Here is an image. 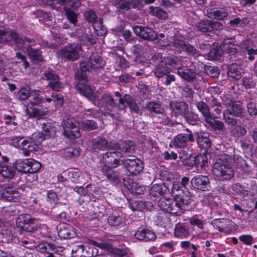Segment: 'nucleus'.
<instances>
[{"instance_id": "obj_54", "label": "nucleus", "mask_w": 257, "mask_h": 257, "mask_svg": "<svg viewBox=\"0 0 257 257\" xmlns=\"http://www.w3.org/2000/svg\"><path fill=\"white\" fill-rule=\"evenodd\" d=\"M43 135L45 139L54 137L56 133V128L50 124L44 123Z\"/></svg>"}, {"instance_id": "obj_43", "label": "nucleus", "mask_w": 257, "mask_h": 257, "mask_svg": "<svg viewBox=\"0 0 257 257\" xmlns=\"http://www.w3.org/2000/svg\"><path fill=\"white\" fill-rule=\"evenodd\" d=\"M146 108L151 113L162 114L164 111L163 107L159 103L155 101H151L148 103Z\"/></svg>"}, {"instance_id": "obj_41", "label": "nucleus", "mask_w": 257, "mask_h": 257, "mask_svg": "<svg viewBox=\"0 0 257 257\" xmlns=\"http://www.w3.org/2000/svg\"><path fill=\"white\" fill-rule=\"evenodd\" d=\"M220 46L218 45H213L209 53L207 54V59L213 60L219 59L222 56V50L220 49Z\"/></svg>"}, {"instance_id": "obj_10", "label": "nucleus", "mask_w": 257, "mask_h": 257, "mask_svg": "<svg viewBox=\"0 0 257 257\" xmlns=\"http://www.w3.org/2000/svg\"><path fill=\"white\" fill-rule=\"evenodd\" d=\"M104 62L100 56L92 54L88 62H82L80 63V69L82 72H85L92 69H99L104 66Z\"/></svg>"}, {"instance_id": "obj_57", "label": "nucleus", "mask_w": 257, "mask_h": 257, "mask_svg": "<svg viewBox=\"0 0 257 257\" xmlns=\"http://www.w3.org/2000/svg\"><path fill=\"white\" fill-rule=\"evenodd\" d=\"M231 108L235 116L240 117H242L243 109L240 102H233L231 105Z\"/></svg>"}, {"instance_id": "obj_14", "label": "nucleus", "mask_w": 257, "mask_h": 257, "mask_svg": "<svg viewBox=\"0 0 257 257\" xmlns=\"http://www.w3.org/2000/svg\"><path fill=\"white\" fill-rule=\"evenodd\" d=\"M91 242L95 246L107 250L114 257H125L127 254V251L125 249L113 247L110 243L98 242L94 240H92Z\"/></svg>"}, {"instance_id": "obj_12", "label": "nucleus", "mask_w": 257, "mask_h": 257, "mask_svg": "<svg viewBox=\"0 0 257 257\" xmlns=\"http://www.w3.org/2000/svg\"><path fill=\"white\" fill-rule=\"evenodd\" d=\"M11 144L16 148L23 150L25 156H29L30 152L34 151V147L31 145L29 138L14 137L11 140Z\"/></svg>"}, {"instance_id": "obj_45", "label": "nucleus", "mask_w": 257, "mask_h": 257, "mask_svg": "<svg viewBox=\"0 0 257 257\" xmlns=\"http://www.w3.org/2000/svg\"><path fill=\"white\" fill-rule=\"evenodd\" d=\"M176 195L177 196L176 200L178 201L182 207V205H188L191 201L192 196L188 191H187L185 193L183 191L182 194H177Z\"/></svg>"}, {"instance_id": "obj_6", "label": "nucleus", "mask_w": 257, "mask_h": 257, "mask_svg": "<svg viewBox=\"0 0 257 257\" xmlns=\"http://www.w3.org/2000/svg\"><path fill=\"white\" fill-rule=\"evenodd\" d=\"M16 169L24 173H35L41 168V164L32 159L17 160L14 164Z\"/></svg>"}, {"instance_id": "obj_19", "label": "nucleus", "mask_w": 257, "mask_h": 257, "mask_svg": "<svg viewBox=\"0 0 257 257\" xmlns=\"http://www.w3.org/2000/svg\"><path fill=\"white\" fill-rule=\"evenodd\" d=\"M91 146L93 149L103 150L104 149H112L116 148L115 143L108 141L103 137L93 139L91 142Z\"/></svg>"}, {"instance_id": "obj_7", "label": "nucleus", "mask_w": 257, "mask_h": 257, "mask_svg": "<svg viewBox=\"0 0 257 257\" xmlns=\"http://www.w3.org/2000/svg\"><path fill=\"white\" fill-rule=\"evenodd\" d=\"M158 206L163 211L170 214L180 215L183 213L182 206L176 199L162 198L158 201Z\"/></svg>"}, {"instance_id": "obj_30", "label": "nucleus", "mask_w": 257, "mask_h": 257, "mask_svg": "<svg viewBox=\"0 0 257 257\" xmlns=\"http://www.w3.org/2000/svg\"><path fill=\"white\" fill-rule=\"evenodd\" d=\"M58 235L61 238L68 239L73 238L76 235V233L73 227L68 224H62L59 227Z\"/></svg>"}, {"instance_id": "obj_50", "label": "nucleus", "mask_w": 257, "mask_h": 257, "mask_svg": "<svg viewBox=\"0 0 257 257\" xmlns=\"http://www.w3.org/2000/svg\"><path fill=\"white\" fill-rule=\"evenodd\" d=\"M197 144L199 147L207 149L210 148L211 146V142L207 136H204L203 135H199L197 140Z\"/></svg>"}, {"instance_id": "obj_35", "label": "nucleus", "mask_w": 257, "mask_h": 257, "mask_svg": "<svg viewBox=\"0 0 257 257\" xmlns=\"http://www.w3.org/2000/svg\"><path fill=\"white\" fill-rule=\"evenodd\" d=\"M168 188L164 183L155 184L149 190V194L154 197H159L164 194Z\"/></svg>"}, {"instance_id": "obj_34", "label": "nucleus", "mask_w": 257, "mask_h": 257, "mask_svg": "<svg viewBox=\"0 0 257 257\" xmlns=\"http://www.w3.org/2000/svg\"><path fill=\"white\" fill-rule=\"evenodd\" d=\"M175 237L183 239L189 236V230L188 226L181 223L176 224L174 230Z\"/></svg>"}, {"instance_id": "obj_28", "label": "nucleus", "mask_w": 257, "mask_h": 257, "mask_svg": "<svg viewBox=\"0 0 257 257\" xmlns=\"http://www.w3.org/2000/svg\"><path fill=\"white\" fill-rule=\"evenodd\" d=\"M170 107L176 115H184L188 110V105L184 101H172L170 103Z\"/></svg>"}, {"instance_id": "obj_27", "label": "nucleus", "mask_w": 257, "mask_h": 257, "mask_svg": "<svg viewBox=\"0 0 257 257\" xmlns=\"http://www.w3.org/2000/svg\"><path fill=\"white\" fill-rule=\"evenodd\" d=\"M116 148H113V150H117V151L122 153V157L123 154H132L135 151L134 144L132 141H124L121 142L119 144L116 143Z\"/></svg>"}, {"instance_id": "obj_1", "label": "nucleus", "mask_w": 257, "mask_h": 257, "mask_svg": "<svg viewBox=\"0 0 257 257\" xmlns=\"http://www.w3.org/2000/svg\"><path fill=\"white\" fill-rule=\"evenodd\" d=\"M12 40L19 44L23 49L26 50L29 57L34 62H39L43 60L42 52L39 49L31 47V46L35 44L34 39L20 36L15 32L6 31L5 28L0 26V43H4Z\"/></svg>"}, {"instance_id": "obj_3", "label": "nucleus", "mask_w": 257, "mask_h": 257, "mask_svg": "<svg viewBox=\"0 0 257 257\" xmlns=\"http://www.w3.org/2000/svg\"><path fill=\"white\" fill-rule=\"evenodd\" d=\"M39 90H33L31 96L32 99L27 104L26 114L29 117L41 119L45 116L48 110L46 107H42L40 104L44 102V99L40 96Z\"/></svg>"}, {"instance_id": "obj_11", "label": "nucleus", "mask_w": 257, "mask_h": 257, "mask_svg": "<svg viewBox=\"0 0 257 257\" xmlns=\"http://www.w3.org/2000/svg\"><path fill=\"white\" fill-rule=\"evenodd\" d=\"M97 105L102 109L105 114L111 117L114 116L113 112L116 108V104L112 97L110 94L106 93L103 94L99 100Z\"/></svg>"}, {"instance_id": "obj_60", "label": "nucleus", "mask_w": 257, "mask_h": 257, "mask_svg": "<svg viewBox=\"0 0 257 257\" xmlns=\"http://www.w3.org/2000/svg\"><path fill=\"white\" fill-rule=\"evenodd\" d=\"M158 219V223L161 225L166 226L170 224V219L168 217L167 215L165 213H159L157 216Z\"/></svg>"}, {"instance_id": "obj_42", "label": "nucleus", "mask_w": 257, "mask_h": 257, "mask_svg": "<svg viewBox=\"0 0 257 257\" xmlns=\"http://www.w3.org/2000/svg\"><path fill=\"white\" fill-rule=\"evenodd\" d=\"M150 13L154 16L159 19L165 20L168 18V15L167 13L163 9L159 7H154L151 6L150 7Z\"/></svg>"}, {"instance_id": "obj_13", "label": "nucleus", "mask_w": 257, "mask_h": 257, "mask_svg": "<svg viewBox=\"0 0 257 257\" xmlns=\"http://www.w3.org/2000/svg\"><path fill=\"white\" fill-rule=\"evenodd\" d=\"M187 133H181L175 136L171 141L170 146H173L176 148H183L185 147L188 142H194V139L192 133L187 129Z\"/></svg>"}, {"instance_id": "obj_9", "label": "nucleus", "mask_w": 257, "mask_h": 257, "mask_svg": "<svg viewBox=\"0 0 257 257\" xmlns=\"http://www.w3.org/2000/svg\"><path fill=\"white\" fill-rule=\"evenodd\" d=\"M152 60L154 63L157 64L153 70V72L157 77H162L171 72L170 68L166 66L161 54L155 53L152 56Z\"/></svg>"}, {"instance_id": "obj_24", "label": "nucleus", "mask_w": 257, "mask_h": 257, "mask_svg": "<svg viewBox=\"0 0 257 257\" xmlns=\"http://www.w3.org/2000/svg\"><path fill=\"white\" fill-rule=\"evenodd\" d=\"M85 17L87 20L90 23L94 25V28L96 31H98L99 29L102 30L100 34H98L99 35H102L105 34L106 32L105 28H104L102 25V21L100 19L97 20L96 16L95 13L91 10L86 11L85 14Z\"/></svg>"}, {"instance_id": "obj_33", "label": "nucleus", "mask_w": 257, "mask_h": 257, "mask_svg": "<svg viewBox=\"0 0 257 257\" xmlns=\"http://www.w3.org/2000/svg\"><path fill=\"white\" fill-rule=\"evenodd\" d=\"M207 157L205 155H198L193 158V163L186 162L185 165L190 167L194 165L197 170L200 171L207 163Z\"/></svg>"}, {"instance_id": "obj_59", "label": "nucleus", "mask_w": 257, "mask_h": 257, "mask_svg": "<svg viewBox=\"0 0 257 257\" xmlns=\"http://www.w3.org/2000/svg\"><path fill=\"white\" fill-rule=\"evenodd\" d=\"M82 115L84 117H97L99 116L100 112L98 110L90 108L84 109L82 112Z\"/></svg>"}, {"instance_id": "obj_56", "label": "nucleus", "mask_w": 257, "mask_h": 257, "mask_svg": "<svg viewBox=\"0 0 257 257\" xmlns=\"http://www.w3.org/2000/svg\"><path fill=\"white\" fill-rule=\"evenodd\" d=\"M230 133L234 137H239L246 134V129L240 125H236L230 130Z\"/></svg>"}, {"instance_id": "obj_26", "label": "nucleus", "mask_w": 257, "mask_h": 257, "mask_svg": "<svg viewBox=\"0 0 257 257\" xmlns=\"http://www.w3.org/2000/svg\"><path fill=\"white\" fill-rule=\"evenodd\" d=\"M134 235L137 239L145 241L154 240L156 237L154 232L148 228L141 227L138 228Z\"/></svg>"}, {"instance_id": "obj_51", "label": "nucleus", "mask_w": 257, "mask_h": 257, "mask_svg": "<svg viewBox=\"0 0 257 257\" xmlns=\"http://www.w3.org/2000/svg\"><path fill=\"white\" fill-rule=\"evenodd\" d=\"M239 67L237 65L233 64L229 68L228 76L233 80H237L241 77V73L238 70Z\"/></svg>"}, {"instance_id": "obj_22", "label": "nucleus", "mask_w": 257, "mask_h": 257, "mask_svg": "<svg viewBox=\"0 0 257 257\" xmlns=\"http://www.w3.org/2000/svg\"><path fill=\"white\" fill-rule=\"evenodd\" d=\"M20 197V193L15 187H7L3 190H0V199L16 202Z\"/></svg>"}, {"instance_id": "obj_5", "label": "nucleus", "mask_w": 257, "mask_h": 257, "mask_svg": "<svg viewBox=\"0 0 257 257\" xmlns=\"http://www.w3.org/2000/svg\"><path fill=\"white\" fill-rule=\"evenodd\" d=\"M81 49V46L78 43L68 44L59 50L58 55L64 60L74 61L79 58Z\"/></svg>"}, {"instance_id": "obj_4", "label": "nucleus", "mask_w": 257, "mask_h": 257, "mask_svg": "<svg viewBox=\"0 0 257 257\" xmlns=\"http://www.w3.org/2000/svg\"><path fill=\"white\" fill-rule=\"evenodd\" d=\"M122 153L118 151L107 152L103 154L101 161L103 164L102 170L114 169L118 167L122 161Z\"/></svg>"}, {"instance_id": "obj_18", "label": "nucleus", "mask_w": 257, "mask_h": 257, "mask_svg": "<svg viewBox=\"0 0 257 257\" xmlns=\"http://www.w3.org/2000/svg\"><path fill=\"white\" fill-rule=\"evenodd\" d=\"M64 135L70 139H75L80 136L78 127L71 120L68 119L63 123Z\"/></svg>"}, {"instance_id": "obj_49", "label": "nucleus", "mask_w": 257, "mask_h": 257, "mask_svg": "<svg viewBox=\"0 0 257 257\" xmlns=\"http://www.w3.org/2000/svg\"><path fill=\"white\" fill-rule=\"evenodd\" d=\"M68 175L71 180L74 183H83L84 182L83 181L84 174L80 171H70Z\"/></svg>"}, {"instance_id": "obj_53", "label": "nucleus", "mask_w": 257, "mask_h": 257, "mask_svg": "<svg viewBox=\"0 0 257 257\" xmlns=\"http://www.w3.org/2000/svg\"><path fill=\"white\" fill-rule=\"evenodd\" d=\"M211 21L207 20L196 24L197 29L202 32L211 31Z\"/></svg>"}, {"instance_id": "obj_46", "label": "nucleus", "mask_w": 257, "mask_h": 257, "mask_svg": "<svg viewBox=\"0 0 257 257\" xmlns=\"http://www.w3.org/2000/svg\"><path fill=\"white\" fill-rule=\"evenodd\" d=\"M39 248L42 252H46L48 255L46 257H54L53 252L58 251L57 246L54 244L47 243L46 244H40Z\"/></svg>"}, {"instance_id": "obj_58", "label": "nucleus", "mask_w": 257, "mask_h": 257, "mask_svg": "<svg viewBox=\"0 0 257 257\" xmlns=\"http://www.w3.org/2000/svg\"><path fill=\"white\" fill-rule=\"evenodd\" d=\"M238 195L244 197L246 196H254L257 193V189L256 187L255 186H251V188L249 189V190L245 189L244 187L242 188V190L240 191Z\"/></svg>"}, {"instance_id": "obj_21", "label": "nucleus", "mask_w": 257, "mask_h": 257, "mask_svg": "<svg viewBox=\"0 0 257 257\" xmlns=\"http://www.w3.org/2000/svg\"><path fill=\"white\" fill-rule=\"evenodd\" d=\"M123 164L128 171L133 175L138 174L143 168L142 161L137 159H127L124 161Z\"/></svg>"}, {"instance_id": "obj_39", "label": "nucleus", "mask_w": 257, "mask_h": 257, "mask_svg": "<svg viewBox=\"0 0 257 257\" xmlns=\"http://www.w3.org/2000/svg\"><path fill=\"white\" fill-rule=\"evenodd\" d=\"M108 224L111 226H117L123 225L124 219L123 217L117 213H113L107 219Z\"/></svg>"}, {"instance_id": "obj_2", "label": "nucleus", "mask_w": 257, "mask_h": 257, "mask_svg": "<svg viewBox=\"0 0 257 257\" xmlns=\"http://www.w3.org/2000/svg\"><path fill=\"white\" fill-rule=\"evenodd\" d=\"M245 164V161L240 156L234 155L233 158L227 154L221 155L217 159L213 166L214 175L221 180H229L234 174L232 166L236 167H243Z\"/></svg>"}, {"instance_id": "obj_44", "label": "nucleus", "mask_w": 257, "mask_h": 257, "mask_svg": "<svg viewBox=\"0 0 257 257\" xmlns=\"http://www.w3.org/2000/svg\"><path fill=\"white\" fill-rule=\"evenodd\" d=\"M196 107L205 118V120L211 116L210 109L207 104L203 101L197 102Z\"/></svg>"}, {"instance_id": "obj_25", "label": "nucleus", "mask_w": 257, "mask_h": 257, "mask_svg": "<svg viewBox=\"0 0 257 257\" xmlns=\"http://www.w3.org/2000/svg\"><path fill=\"white\" fill-rule=\"evenodd\" d=\"M237 44L233 38H226L224 39L220 45V49L223 52L231 55L235 54L237 52Z\"/></svg>"}, {"instance_id": "obj_61", "label": "nucleus", "mask_w": 257, "mask_h": 257, "mask_svg": "<svg viewBox=\"0 0 257 257\" xmlns=\"http://www.w3.org/2000/svg\"><path fill=\"white\" fill-rule=\"evenodd\" d=\"M182 50L190 55L194 56V57H198L199 56V52L197 51L196 49L193 46L189 44L186 43Z\"/></svg>"}, {"instance_id": "obj_23", "label": "nucleus", "mask_w": 257, "mask_h": 257, "mask_svg": "<svg viewBox=\"0 0 257 257\" xmlns=\"http://www.w3.org/2000/svg\"><path fill=\"white\" fill-rule=\"evenodd\" d=\"M15 166L11 163L0 162V174L6 179H12L15 175Z\"/></svg>"}, {"instance_id": "obj_32", "label": "nucleus", "mask_w": 257, "mask_h": 257, "mask_svg": "<svg viewBox=\"0 0 257 257\" xmlns=\"http://www.w3.org/2000/svg\"><path fill=\"white\" fill-rule=\"evenodd\" d=\"M115 3L116 7L121 10L136 8L141 6L140 0H115Z\"/></svg>"}, {"instance_id": "obj_40", "label": "nucleus", "mask_w": 257, "mask_h": 257, "mask_svg": "<svg viewBox=\"0 0 257 257\" xmlns=\"http://www.w3.org/2000/svg\"><path fill=\"white\" fill-rule=\"evenodd\" d=\"M205 121L209 126L217 131H222L225 126L222 121L217 120L216 117L212 115L207 118Z\"/></svg>"}, {"instance_id": "obj_64", "label": "nucleus", "mask_w": 257, "mask_h": 257, "mask_svg": "<svg viewBox=\"0 0 257 257\" xmlns=\"http://www.w3.org/2000/svg\"><path fill=\"white\" fill-rule=\"evenodd\" d=\"M130 207L133 211H141L144 209L145 204L142 201H134L130 203Z\"/></svg>"}, {"instance_id": "obj_8", "label": "nucleus", "mask_w": 257, "mask_h": 257, "mask_svg": "<svg viewBox=\"0 0 257 257\" xmlns=\"http://www.w3.org/2000/svg\"><path fill=\"white\" fill-rule=\"evenodd\" d=\"M16 224L18 227L29 232L34 231L40 225L38 219L27 215L20 216L16 220Z\"/></svg>"}, {"instance_id": "obj_20", "label": "nucleus", "mask_w": 257, "mask_h": 257, "mask_svg": "<svg viewBox=\"0 0 257 257\" xmlns=\"http://www.w3.org/2000/svg\"><path fill=\"white\" fill-rule=\"evenodd\" d=\"M191 183L194 188L203 191L208 190L210 188L209 179L205 176L194 177L191 180Z\"/></svg>"}, {"instance_id": "obj_36", "label": "nucleus", "mask_w": 257, "mask_h": 257, "mask_svg": "<svg viewBox=\"0 0 257 257\" xmlns=\"http://www.w3.org/2000/svg\"><path fill=\"white\" fill-rule=\"evenodd\" d=\"M208 18L218 20H223L227 16V12L223 9H209L207 10Z\"/></svg>"}, {"instance_id": "obj_55", "label": "nucleus", "mask_w": 257, "mask_h": 257, "mask_svg": "<svg viewBox=\"0 0 257 257\" xmlns=\"http://www.w3.org/2000/svg\"><path fill=\"white\" fill-rule=\"evenodd\" d=\"M186 120L190 124L194 125L196 124L199 120L198 115L193 112H185L183 115Z\"/></svg>"}, {"instance_id": "obj_15", "label": "nucleus", "mask_w": 257, "mask_h": 257, "mask_svg": "<svg viewBox=\"0 0 257 257\" xmlns=\"http://www.w3.org/2000/svg\"><path fill=\"white\" fill-rule=\"evenodd\" d=\"M134 33L140 37L148 40L154 41L158 40V37L155 32L152 29L139 26H136L133 28Z\"/></svg>"}, {"instance_id": "obj_63", "label": "nucleus", "mask_w": 257, "mask_h": 257, "mask_svg": "<svg viewBox=\"0 0 257 257\" xmlns=\"http://www.w3.org/2000/svg\"><path fill=\"white\" fill-rule=\"evenodd\" d=\"M34 90H31L30 92L29 90L26 88L21 89L18 94V97L21 100H24L27 99L29 96L32 97L31 93Z\"/></svg>"}, {"instance_id": "obj_29", "label": "nucleus", "mask_w": 257, "mask_h": 257, "mask_svg": "<svg viewBox=\"0 0 257 257\" xmlns=\"http://www.w3.org/2000/svg\"><path fill=\"white\" fill-rule=\"evenodd\" d=\"M77 90L80 93L93 101L95 104L96 97L93 95V91L92 88L88 85L84 83H79L76 86Z\"/></svg>"}, {"instance_id": "obj_52", "label": "nucleus", "mask_w": 257, "mask_h": 257, "mask_svg": "<svg viewBox=\"0 0 257 257\" xmlns=\"http://www.w3.org/2000/svg\"><path fill=\"white\" fill-rule=\"evenodd\" d=\"M80 126L85 131L93 130L97 128V123L93 120H85L80 122Z\"/></svg>"}, {"instance_id": "obj_37", "label": "nucleus", "mask_w": 257, "mask_h": 257, "mask_svg": "<svg viewBox=\"0 0 257 257\" xmlns=\"http://www.w3.org/2000/svg\"><path fill=\"white\" fill-rule=\"evenodd\" d=\"M29 139L31 142V145L34 147V151H37L39 149V145L44 141L45 138L42 133L35 132Z\"/></svg>"}, {"instance_id": "obj_17", "label": "nucleus", "mask_w": 257, "mask_h": 257, "mask_svg": "<svg viewBox=\"0 0 257 257\" xmlns=\"http://www.w3.org/2000/svg\"><path fill=\"white\" fill-rule=\"evenodd\" d=\"M46 79L49 81L48 86L54 91H59L64 88L63 83L60 81L59 77L52 71L45 72Z\"/></svg>"}, {"instance_id": "obj_38", "label": "nucleus", "mask_w": 257, "mask_h": 257, "mask_svg": "<svg viewBox=\"0 0 257 257\" xmlns=\"http://www.w3.org/2000/svg\"><path fill=\"white\" fill-rule=\"evenodd\" d=\"M112 169L102 170V172L110 182L114 184H117L120 181L119 173Z\"/></svg>"}, {"instance_id": "obj_48", "label": "nucleus", "mask_w": 257, "mask_h": 257, "mask_svg": "<svg viewBox=\"0 0 257 257\" xmlns=\"http://www.w3.org/2000/svg\"><path fill=\"white\" fill-rule=\"evenodd\" d=\"M235 116V114H233L228 109H226L223 111V119L225 123L229 125L235 126L237 124Z\"/></svg>"}, {"instance_id": "obj_31", "label": "nucleus", "mask_w": 257, "mask_h": 257, "mask_svg": "<svg viewBox=\"0 0 257 257\" xmlns=\"http://www.w3.org/2000/svg\"><path fill=\"white\" fill-rule=\"evenodd\" d=\"M185 67H181L177 71L178 74L183 79L188 82H192L196 77V72L192 69H188V63Z\"/></svg>"}, {"instance_id": "obj_47", "label": "nucleus", "mask_w": 257, "mask_h": 257, "mask_svg": "<svg viewBox=\"0 0 257 257\" xmlns=\"http://www.w3.org/2000/svg\"><path fill=\"white\" fill-rule=\"evenodd\" d=\"M184 40L185 37L183 35L179 33L175 34L174 36L173 41L172 42L173 46L177 49L182 50L186 44V42Z\"/></svg>"}, {"instance_id": "obj_62", "label": "nucleus", "mask_w": 257, "mask_h": 257, "mask_svg": "<svg viewBox=\"0 0 257 257\" xmlns=\"http://www.w3.org/2000/svg\"><path fill=\"white\" fill-rule=\"evenodd\" d=\"M254 46L253 42L251 40H245L242 41L238 47H240L242 50H245L246 52Z\"/></svg>"}, {"instance_id": "obj_16", "label": "nucleus", "mask_w": 257, "mask_h": 257, "mask_svg": "<svg viewBox=\"0 0 257 257\" xmlns=\"http://www.w3.org/2000/svg\"><path fill=\"white\" fill-rule=\"evenodd\" d=\"M163 60L166 65L177 69V71L181 67H185L189 61L185 58L174 55L163 57Z\"/></svg>"}]
</instances>
